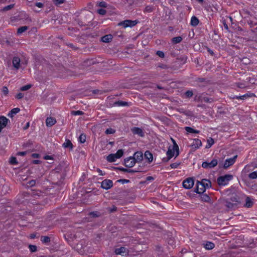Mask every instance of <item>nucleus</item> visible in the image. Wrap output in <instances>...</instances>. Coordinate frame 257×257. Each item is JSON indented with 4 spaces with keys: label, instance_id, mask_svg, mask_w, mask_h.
<instances>
[{
    "label": "nucleus",
    "instance_id": "1",
    "mask_svg": "<svg viewBox=\"0 0 257 257\" xmlns=\"http://www.w3.org/2000/svg\"><path fill=\"white\" fill-rule=\"evenodd\" d=\"M211 182L207 179H202L200 182L197 181L196 192L199 194L204 193L206 189L211 187Z\"/></svg>",
    "mask_w": 257,
    "mask_h": 257
},
{
    "label": "nucleus",
    "instance_id": "2",
    "mask_svg": "<svg viewBox=\"0 0 257 257\" xmlns=\"http://www.w3.org/2000/svg\"><path fill=\"white\" fill-rule=\"evenodd\" d=\"M173 142V145L170 146L168 148V151L167 152V155L169 159H171L174 156L178 155L179 148L178 145L175 143V141L172 140Z\"/></svg>",
    "mask_w": 257,
    "mask_h": 257
},
{
    "label": "nucleus",
    "instance_id": "3",
    "mask_svg": "<svg viewBox=\"0 0 257 257\" xmlns=\"http://www.w3.org/2000/svg\"><path fill=\"white\" fill-rule=\"evenodd\" d=\"M123 154L122 150H118L116 153L111 154L107 157V160L109 162H114L117 159L120 158Z\"/></svg>",
    "mask_w": 257,
    "mask_h": 257
},
{
    "label": "nucleus",
    "instance_id": "4",
    "mask_svg": "<svg viewBox=\"0 0 257 257\" xmlns=\"http://www.w3.org/2000/svg\"><path fill=\"white\" fill-rule=\"evenodd\" d=\"M232 179V176L230 175H226L223 176L219 177L217 179V182L219 185H226L228 182Z\"/></svg>",
    "mask_w": 257,
    "mask_h": 257
},
{
    "label": "nucleus",
    "instance_id": "5",
    "mask_svg": "<svg viewBox=\"0 0 257 257\" xmlns=\"http://www.w3.org/2000/svg\"><path fill=\"white\" fill-rule=\"evenodd\" d=\"M137 23L138 22L137 21L127 20L119 23L118 26H121L124 28H126L127 27H132L135 26Z\"/></svg>",
    "mask_w": 257,
    "mask_h": 257
},
{
    "label": "nucleus",
    "instance_id": "6",
    "mask_svg": "<svg viewBox=\"0 0 257 257\" xmlns=\"http://www.w3.org/2000/svg\"><path fill=\"white\" fill-rule=\"evenodd\" d=\"M218 163L216 159L212 160L210 162H204L202 164V167L205 169H211L215 167Z\"/></svg>",
    "mask_w": 257,
    "mask_h": 257
},
{
    "label": "nucleus",
    "instance_id": "7",
    "mask_svg": "<svg viewBox=\"0 0 257 257\" xmlns=\"http://www.w3.org/2000/svg\"><path fill=\"white\" fill-rule=\"evenodd\" d=\"M194 182L192 178H189L183 182V186L185 189H191L194 185Z\"/></svg>",
    "mask_w": 257,
    "mask_h": 257
},
{
    "label": "nucleus",
    "instance_id": "8",
    "mask_svg": "<svg viewBox=\"0 0 257 257\" xmlns=\"http://www.w3.org/2000/svg\"><path fill=\"white\" fill-rule=\"evenodd\" d=\"M113 186L112 181L110 180H104L101 182V186L103 189L108 190Z\"/></svg>",
    "mask_w": 257,
    "mask_h": 257
},
{
    "label": "nucleus",
    "instance_id": "9",
    "mask_svg": "<svg viewBox=\"0 0 257 257\" xmlns=\"http://www.w3.org/2000/svg\"><path fill=\"white\" fill-rule=\"evenodd\" d=\"M202 146V143L199 139H194L190 144V147L192 150H196Z\"/></svg>",
    "mask_w": 257,
    "mask_h": 257
},
{
    "label": "nucleus",
    "instance_id": "10",
    "mask_svg": "<svg viewBox=\"0 0 257 257\" xmlns=\"http://www.w3.org/2000/svg\"><path fill=\"white\" fill-rule=\"evenodd\" d=\"M8 121H9V120L6 117L4 116H0V133L7 126Z\"/></svg>",
    "mask_w": 257,
    "mask_h": 257
},
{
    "label": "nucleus",
    "instance_id": "11",
    "mask_svg": "<svg viewBox=\"0 0 257 257\" xmlns=\"http://www.w3.org/2000/svg\"><path fill=\"white\" fill-rule=\"evenodd\" d=\"M136 164V161L133 157H129L124 160V165L126 167L131 168Z\"/></svg>",
    "mask_w": 257,
    "mask_h": 257
},
{
    "label": "nucleus",
    "instance_id": "12",
    "mask_svg": "<svg viewBox=\"0 0 257 257\" xmlns=\"http://www.w3.org/2000/svg\"><path fill=\"white\" fill-rule=\"evenodd\" d=\"M236 158L237 156H235L232 158L226 159L224 164V167L227 168L233 165L235 163Z\"/></svg>",
    "mask_w": 257,
    "mask_h": 257
},
{
    "label": "nucleus",
    "instance_id": "13",
    "mask_svg": "<svg viewBox=\"0 0 257 257\" xmlns=\"http://www.w3.org/2000/svg\"><path fill=\"white\" fill-rule=\"evenodd\" d=\"M132 132L134 135H137L139 137L144 136V133L142 129L138 127H134L132 128Z\"/></svg>",
    "mask_w": 257,
    "mask_h": 257
},
{
    "label": "nucleus",
    "instance_id": "14",
    "mask_svg": "<svg viewBox=\"0 0 257 257\" xmlns=\"http://www.w3.org/2000/svg\"><path fill=\"white\" fill-rule=\"evenodd\" d=\"M68 34L69 35L71 36H76L79 35V29L74 27H69L68 28Z\"/></svg>",
    "mask_w": 257,
    "mask_h": 257
},
{
    "label": "nucleus",
    "instance_id": "15",
    "mask_svg": "<svg viewBox=\"0 0 257 257\" xmlns=\"http://www.w3.org/2000/svg\"><path fill=\"white\" fill-rule=\"evenodd\" d=\"M56 120L53 117H48L46 120V124L48 127H51L56 123Z\"/></svg>",
    "mask_w": 257,
    "mask_h": 257
},
{
    "label": "nucleus",
    "instance_id": "16",
    "mask_svg": "<svg viewBox=\"0 0 257 257\" xmlns=\"http://www.w3.org/2000/svg\"><path fill=\"white\" fill-rule=\"evenodd\" d=\"M20 58L18 57H14L13 59V65L16 69H19L20 67Z\"/></svg>",
    "mask_w": 257,
    "mask_h": 257
},
{
    "label": "nucleus",
    "instance_id": "17",
    "mask_svg": "<svg viewBox=\"0 0 257 257\" xmlns=\"http://www.w3.org/2000/svg\"><path fill=\"white\" fill-rule=\"evenodd\" d=\"M115 253L116 254L124 255V254H126L127 253L126 249L124 247L116 248L115 250Z\"/></svg>",
    "mask_w": 257,
    "mask_h": 257
},
{
    "label": "nucleus",
    "instance_id": "18",
    "mask_svg": "<svg viewBox=\"0 0 257 257\" xmlns=\"http://www.w3.org/2000/svg\"><path fill=\"white\" fill-rule=\"evenodd\" d=\"M133 158L134 159L136 163L137 162H139L142 160L143 158V154L141 152H137L134 154Z\"/></svg>",
    "mask_w": 257,
    "mask_h": 257
},
{
    "label": "nucleus",
    "instance_id": "19",
    "mask_svg": "<svg viewBox=\"0 0 257 257\" xmlns=\"http://www.w3.org/2000/svg\"><path fill=\"white\" fill-rule=\"evenodd\" d=\"M253 204V199L249 197H246L245 198V203L244 206L247 208L251 207Z\"/></svg>",
    "mask_w": 257,
    "mask_h": 257
},
{
    "label": "nucleus",
    "instance_id": "20",
    "mask_svg": "<svg viewBox=\"0 0 257 257\" xmlns=\"http://www.w3.org/2000/svg\"><path fill=\"white\" fill-rule=\"evenodd\" d=\"M204 247L207 250H210L213 249L215 245L214 244L210 241H207L203 244Z\"/></svg>",
    "mask_w": 257,
    "mask_h": 257
},
{
    "label": "nucleus",
    "instance_id": "21",
    "mask_svg": "<svg viewBox=\"0 0 257 257\" xmlns=\"http://www.w3.org/2000/svg\"><path fill=\"white\" fill-rule=\"evenodd\" d=\"M144 156L145 158L148 161L149 163L152 162L153 160V155L149 151H146L145 153Z\"/></svg>",
    "mask_w": 257,
    "mask_h": 257
},
{
    "label": "nucleus",
    "instance_id": "22",
    "mask_svg": "<svg viewBox=\"0 0 257 257\" xmlns=\"http://www.w3.org/2000/svg\"><path fill=\"white\" fill-rule=\"evenodd\" d=\"M20 111V109L19 108L16 107L12 109L9 113L8 116L12 118L14 115L16 114Z\"/></svg>",
    "mask_w": 257,
    "mask_h": 257
},
{
    "label": "nucleus",
    "instance_id": "23",
    "mask_svg": "<svg viewBox=\"0 0 257 257\" xmlns=\"http://www.w3.org/2000/svg\"><path fill=\"white\" fill-rule=\"evenodd\" d=\"M112 39L111 35H106L101 38V41L105 43L109 42Z\"/></svg>",
    "mask_w": 257,
    "mask_h": 257
},
{
    "label": "nucleus",
    "instance_id": "24",
    "mask_svg": "<svg viewBox=\"0 0 257 257\" xmlns=\"http://www.w3.org/2000/svg\"><path fill=\"white\" fill-rule=\"evenodd\" d=\"M62 146L64 148H69L70 149H72L73 144L69 140H66V142L63 144Z\"/></svg>",
    "mask_w": 257,
    "mask_h": 257
},
{
    "label": "nucleus",
    "instance_id": "25",
    "mask_svg": "<svg viewBox=\"0 0 257 257\" xmlns=\"http://www.w3.org/2000/svg\"><path fill=\"white\" fill-rule=\"evenodd\" d=\"M199 23V20L196 17H192L191 19L190 24L192 26H196Z\"/></svg>",
    "mask_w": 257,
    "mask_h": 257
},
{
    "label": "nucleus",
    "instance_id": "26",
    "mask_svg": "<svg viewBox=\"0 0 257 257\" xmlns=\"http://www.w3.org/2000/svg\"><path fill=\"white\" fill-rule=\"evenodd\" d=\"M185 130L186 131V132L188 133H195V134H198L199 133V131L194 130L191 127L189 126H186L185 127Z\"/></svg>",
    "mask_w": 257,
    "mask_h": 257
},
{
    "label": "nucleus",
    "instance_id": "27",
    "mask_svg": "<svg viewBox=\"0 0 257 257\" xmlns=\"http://www.w3.org/2000/svg\"><path fill=\"white\" fill-rule=\"evenodd\" d=\"M41 240L43 243H47L50 242V237L47 236H42Z\"/></svg>",
    "mask_w": 257,
    "mask_h": 257
},
{
    "label": "nucleus",
    "instance_id": "28",
    "mask_svg": "<svg viewBox=\"0 0 257 257\" xmlns=\"http://www.w3.org/2000/svg\"><path fill=\"white\" fill-rule=\"evenodd\" d=\"M29 29L28 26H23L19 28L17 30L18 34H21Z\"/></svg>",
    "mask_w": 257,
    "mask_h": 257
},
{
    "label": "nucleus",
    "instance_id": "29",
    "mask_svg": "<svg viewBox=\"0 0 257 257\" xmlns=\"http://www.w3.org/2000/svg\"><path fill=\"white\" fill-rule=\"evenodd\" d=\"M253 95V93H246L245 94H244L243 95H241L239 96H237L236 98L237 99H244L247 97H251Z\"/></svg>",
    "mask_w": 257,
    "mask_h": 257
},
{
    "label": "nucleus",
    "instance_id": "30",
    "mask_svg": "<svg viewBox=\"0 0 257 257\" xmlns=\"http://www.w3.org/2000/svg\"><path fill=\"white\" fill-rule=\"evenodd\" d=\"M207 145L206 146V148H210L214 143L213 139L212 138H209L207 141Z\"/></svg>",
    "mask_w": 257,
    "mask_h": 257
},
{
    "label": "nucleus",
    "instance_id": "31",
    "mask_svg": "<svg viewBox=\"0 0 257 257\" xmlns=\"http://www.w3.org/2000/svg\"><path fill=\"white\" fill-rule=\"evenodd\" d=\"M248 177L250 179H255L257 178V171H254L251 173H250L248 175Z\"/></svg>",
    "mask_w": 257,
    "mask_h": 257
},
{
    "label": "nucleus",
    "instance_id": "32",
    "mask_svg": "<svg viewBox=\"0 0 257 257\" xmlns=\"http://www.w3.org/2000/svg\"><path fill=\"white\" fill-rule=\"evenodd\" d=\"M29 248L32 252H36L37 250V247L35 245L30 244L29 246Z\"/></svg>",
    "mask_w": 257,
    "mask_h": 257
},
{
    "label": "nucleus",
    "instance_id": "33",
    "mask_svg": "<svg viewBox=\"0 0 257 257\" xmlns=\"http://www.w3.org/2000/svg\"><path fill=\"white\" fill-rule=\"evenodd\" d=\"M10 163L12 165H17L18 163L16 158L14 157H12L10 158Z\"/></svg>",
    "mask_w": 257,
    "mask_h": 257
},
{
    "label": "nucleus",
    "instance_id": "34",
    "mask_svg": "<svg viewBox=\"0 0 257 257\" xmlns=\"http://www.w3.org/2000/svg\"><path fill=\"white\" fill-rule=\"evenodd\" d=\"M31 87H32L31 84H27V85L22 86L20 88V89L21 91H26V90L29 89L30 88H31Z\"/></svg>",
    "mask_w": 257,
    "mask_h": 257
},
{
    "label": "nucleus",
    "instance_id": "35",
    "mask_svg": "<svg viewBox=\"0 0 257 257\" xmlns=\"http://www.w3.org/2000/svg\"><path fill=\"white\" fill-rule=\"evenodd\" d=\"M15 4H11L9 6L5 7L3 10L4 11H9L14 8Z\"/></svg>",
    "mask_w": 257,
    "mask_h": 257
},
{
    "label": "nucleus",
    "instance_id": "36",
    "mask_svg": "<svg viewBox=\"0 0 257 257\" xmlns=\"http://www.w3.org/2000/svg\"><path fill=\"white\" fill-rule=\"evenodd\" d=\"M182 39L181 37H174L173 39V41L175 43H178L182 41Z\"/></svg>",
    "mask_w": 257,
    "mask_h": 257
},
{
    "label": "nucleus",
    "instance_id": "37",
    "mask_svg": "<svg viewBox=\"0 0 257 257\" xmlns=\"http://www.w3.org/2000/svg\"><path fill=\"white\" fill-rule=\"evenodd\" d=\"M54 4L56 6L60 5L65 3V0H54L53 1Z\"/></svg>",
    "mask_w": 257,
    "mask_h": 257
},
{
    "label": "nucleus",
    "instance_id": "38",
    "mask_svg": "<svg viewBox=\"0 0 257 257\" xmlns=\"http://www.w3.org/2000/svg\"><path fill=\"white\" fill-rule=\"evenodd\" d=\"M115 133L114 130L111 128H108L106 129L105 131V133L106 134H112Z\"/></svg>",
    "mask_w": 257,
    "mask_h": 257
},
{
    "label": "nucleus",
    "instance_id": "39",
    "mask_svg": "<svg viewBox=\"0 0 257 257\" xmlns=\"http://www.w3.org/2000/svg\"><path fill=\"white\" fill-rule=\"evenodd\" d=\"M97 13L101 15H104L106 14V11L103 9H100L97 10Z\"/></svg>",
    "mask_w": 257,
    "mask_h": 257
},
{
    "label": "nucleus",
    "instance_id": "40",
    "mask_svg": "<svg viewBox=\"0 0 257 257\" xmlns=\"http://www.w3.org/2000/svg\"><path fill=\"white\" fill-rule=\"evenodd\" d=\"M115 104H117L118 106H125L127 105V102L122 101H119L115 102Z\"/></svg>",
    "mask_w": 257,
    "mask_h": 257
},
{
    "label": "nucleus",
    "instance_id": "41",
    "mask_svg": "<svg viewBox=\"0 0 257 257\" xmlns=\"http://www.w3.org/2000/svg\"><path fill=\"white\" fill-rule=\"evenodd\" d=\"M28 184L30 187L34 186L36 184V180H31L28 182Z\"/></svg>",
    "mask_w": 257,
    "mask_h": 257
},
{
    "label": "nucleus",
    "instance_id": "42",
    "mask_svg": "<svg viewBox=\"0 0 257 257\" xmlns=\"http://www.w3.org/2000/svg\"><path fill=\"white\" fill-rule=\"evenodd\" d=\"M2 91H3V93L5 95H7L8 94L9 90H8V88L6 86H4L3 87Z\"/></svg>",
    "mask_w": 257,
    "mask_h": 257
},
{
    "label": "nucleus",
    "instance_id": "43",
    "mask_svg": "<svg viewBox=\"0 0 257 257\" xmlns=\"http://www.w3.org/2000/svg\"><path fill=\"white\" fill-rule=\"evenodd\" d=\"M185 94L187 97H190L193 95V92H192V91L189 90V91H187L185 92Z\"/></svg>",
    "mask_w": 257,
    "mask_h": 257
},
{
    "label": "nucleus",
    "instance_id": "44",
    "mask_svg": "<svg viewBox=\"0 0 257 257\" xmlns=\"http://www.w3.org/2000/svg\"><path fill=\"white\" fill-rule=\"evenodd\" d=\"M98 6L100 7L105 8L107 6V4L104 2H101L98 3Z\"/></svg>",
    "mask_w": 257,
    "mask_h": 257
},
{
    "label": "nucleus",
    "instance_id": "45",
    "mask_svg": "<svg viewBox=\"0 0 257 257\" xmlns=\"http://www.w3.org/2000/svg\"><path fill=\"white\" fill-rule=\"evenodd\" d=\"M179 165V164L177 163H175L171 164L170 167L172 169H176L178 167Z\"/></svg>",
    "mask_w": 257,
    "mask_h": 257
},
{
    "label": "nucleus",
    "instance_id": "46",
    "mask_svg": "<svg viewBox=\"0 0 257 257\" xmlns=\"http://www.w3.org/2000/svg\"><path fill=\"white\" fill-rule=\"evenodd\" d=\"M72 115H80V110H77V111H72L71 112Z\"/></svg>",
    "mask_w": 257,
    "mask_h": 257
},
{
    "label": "nucleus",
    "instance_id": "47",
    "mask_svg": "<svg viewBox=\"0 0 257 257\" xmlns=\"http://www.w3.org/2000/svg\"><path fill=\"white\" fill-rule=\"evenodd\" d=\"M96 171L98 173V174L100 176H103L104 175V173L100 169H99V168H97L96 169Z\"/></svg>",
    "mask_w": 257,
    "mask_h": 257
},
{
    "label": "nucleus",
    "instance_id": "48",
    "mask_svg": "<svg viewBox=\"0 0 257 257\" xmlns=\"http://www.w3.org/2000/svg\"><path fill=\"white\" fill-rule=\"evenodd\" d=\"M157 54L161 58H163L164 57V54L162 51H158L157 52Z\"/></svg>",
    "mask_w": 257,
    "mask_h": 257
},
{
    "label": "nucleus",
    "instance_id": "49",
    "mask_svg": "<svg viewBox=\"0 0 257 257\" xmlns=\"http://www.w3.org/2000/svg\"><path fill=\"white\" fill-rule=\"evenodd\" d=\"M68 46H69L70 48H72L73 50H76L78 49V47H75L71 43H68L66 44Z\"/></svg>",
    "mask_w": 257,
    "mask_h": 257
},
{
    "label": "nucleus",
    "instance_id": "50",
    "mask_svg": "<svg viewBox=\"0 0 257 257\" xmlns=\"http://www.w3.org/2000/svg\"><path fill=\"white\" fill-rule=\"evenodd\" d=\"M24 94L22 93H19L16 95V98L17 99H21L23 97Z\"/></svg>",
    "mask_w": 257,
    "mask_h": 257
},
{
    "label": "nucleus",
    "instance_id": "51",
    "mask_svg": "<svg viewBox=\"0 0 257 257\" xmlns=\"http://www.w3.org/2000/svg\"><path fill=\"white\" fill-rule=\"evenodd\" d=\"M35 6L40 8H41L43 7L44 4L42 3H36L35 4Z\"/></svg>",
    "mask_w": 257,
    "mask_h": 257
},
{
    "label": "nucleus",
    "instance_id": "52",
    "mask_svg": "<svg viewBox=\"0 0 257 257\" xmlns=\"http://www.w3.org/2000/svg\"><path fill=\"white\" fill-rule=\"evenodd\" d=\"M86 141V136H83L82 134H81V143H83Z\"/></svg>",
    "mask_w": 257,
    "mask_h": 257
},
{
    "label": "nucleus",
    "instance_id": "53",
    "mask_svg": "<svg viewBox=\"0 0 257 257\" xmlns=\"http://www.w3.org/2000/svg\"><path fill=\"white\" fill-rule=\"evenodd\" d=\"M26 154H27L26 152H19L18 153V155L22 156L26 155Z\"/></svg>",
    "mask_w": 257,
    "mask_h": 257
},
{
    "label": "nucleus",
    "instance_id": "54",
    "mask_svg": "<svg viewBox=\"0 0 257 257\" xmlns=\"http://www.w3.org/2000/svg\"><path fill=\"white\" fill-rule=\"evenodd\" d=\"M154 180V178L153 177H151V176H149L146 179V180L147 181H152Z\"/></svg>",
    "mask_w": 257,
    "mask_h": 257
},
{
    "label": "nucleus",
    "instance_id": "55",
    "mask_svg": "<svg viewBox=\"0 0 257 257\" xmlns=\"http://www.w3.org/2000/svg\"><path fill=\"white\" fill-rule=\"evenodd\" d=\"M30 126V123L29 122H27L26 126L24 127L23 129L24 130H27Z\"/></svg>",
    "mask_w": 257,
    "mask_h": 257
},
{
    "label": "nucleus",
    "instance_id": "56",
    "mask_svg": "<svg viewBox=\"0 0 257 257\" xmlns=\"http://www.w3.org/2000/svg\"><path fill=\"white\" fill-rule=\"evenodd\" d=\"M32 156L35 158H38L39 157V155L38 154H32Z\"/></svg>",
    "mask_w": 257,
    "mask_h": 257
},
{
    "label": "nucleus",
    "instance_id": "57",
    "mask_svg": "<svg viewBox=\"0 0 257 257\" xmlns=\"http://www.w3.org/2000/svg\"><path fill=\"white\" fill-rule=\"evenodd\" d=\"M45 159L46 160L52 159V157H51L50 156H46L45 157Z\"/></svg>",
    "mask_w": 257,
    "mask_h": 257
},
{
    "label": "nucleus",
    "instance_id": "58",
    "mask_svg": "<svg viewBox=\"0 0 257 257\" xmlns=\"http://www.w3.org/2000/svg\"><path fill=\"white\" fill-rule=\"evenodd\" d=\"M31 238L33 239V238H35V237H36V235L34 234H31V236H30Z\"/></svg>",
    "mask_w": 257,
    "mask_h": 257
},
{
    "label": "nucleus",
    "instance_id": "59",
    "mask_svg": "<svg viewBox=\"0 0 257 257\" xmlns=\"http://www.w3.org/2000/svg\"><path fill=\"white\" fill-rule=\"evenodd\" d=\"M204 101L205 102H209V99L208 98H204Z\"/></svg>",
    "mask_w": 257,
    "mask_h": 257
},
{
    "label": "nucleus",
    "instance_id": "60",
    "mask_svg": "<svg viewBox=\"0 0 257 257\" xmlns=\"http://www.w3.org/2000/svg\"><path fill=\"white\" fill-rule=\"evenodd\" d=\"M7 1H8V0H0V3H5Z\"/></svg>",
    "mask_w": 257,
    "mask_h": 257
},
{
    "label": "nucleus",
    "instance_id": "61",
    "mask_svg": "<svg viewBox=\"0 0 257 257\" xmlns=\"http://www.w3.org/2000/svg\"><path fill=\"white\" fill-rule=\"evenodd\" d=\"M204 197H205L204 199L206 201H207V200H208L209 199V197L207 195H205Z\"/></svg>",
    "mask_w": 257,
    "mask_h": 257
},
{
    "label": "nucleus",
    "instance_id": "62",
    "mask_svg": "<svg viewBox=\"0 0 257 257\" xmlns=\"http://www.w3.org/2000/svg\"><path fill=\"white\" fill-rule=\"evenodd\" d=\"M209 52L211 54V55H213V52L212 50H208Z\"/></svg>",
    "mask_w": 257,
    "mask_h": 257
},
{
    "label": "nucleus",
    "instance_id": "63",
    "mask_svg": "<svg viewBox=\"0 0 257 257\" xmlns=\"http://www.w3.org/2000/svg\"><path fill=\"white\" fill-rule=\"evenodd\" d=\"M39 162V161H38V160H34V164H38Z\"/></svg>",
    "mask_w": 257,
    "mask_h": 257
},
{
    "label": "nucleus",
    "instance_id": "64",
    "mask_svg": "<svg viewBox=\"0 0 257 257\" xmlns=\"http://www.w3.org/2000/svg\"><path fill=\"white\" fill-rule=\"evenodd\" d=\"M77 139L79 142H80V135L77 137Z\"/></svg>",
    "mask_w": 257,
    "mask_h": 257
}]
</instances>
